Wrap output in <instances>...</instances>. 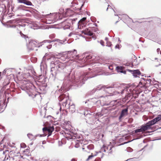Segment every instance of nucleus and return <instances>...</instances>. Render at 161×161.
<instances>
[{
  "label": "nucleus",
  "instance_id": "obj_1",
  "mask_svg": "<svg viewBox=\"0 0 161 161\" xmlns=\"http://www.w3.org/2000/svg\"><path fill=\"white\" fill-rule=\"evenodd\" d=\"M116 88V90L114 92V95H116L117 94H123L125 92H127V87L124 88L120 86H117L115 84H114L113 85L110 86H104L100 88L99 87L97 88L94 89L92 91L93 92H95L96 91L99 92V93L103 94L105 93L108 91V89L109 88ZM107 95H104L100 96L101 97H107Z\"/></svg>",
  "mask_w": 161,
  "mask_h": 161
},
{
  "label": "nucleus",
  "instance_id": "obj_2",
  "mask_svg": "<svg viewBox=\"0 0 161 161\" xmlns=\"http://www.w3.org/2000/svg\"><path fill=\"white\" fill-rule=\"evenodd\" d=\"M41 84V83L39 81L35 82L34 84L28 83L25 85L24 86L21 88V89L25 90L27 93L29 97L32 98L35 97L36 94L34 92V91L36 90V89L38 90L37 89H39L40 86Z\"/></svg>",
  "mask_w": 161,
  "mask_h": 161
},
{
  "label": "nucleus",
  "instance_id": "obj_3",
  "mask_svg": "<svg viewBox=\"0 0 161 161\" xmlns=\"http://www.w3.org/2000/svg\"><path fill=\"white\" fill-rule=\"evenodd\" d=\"M87 74L86 73H83L82 75L79 77H74V79L73 78L70 80V82L73 84H76L77 86H80L84 83L85 81L87 80L88 79V76H87Z\"/></svg>",
  "mask_w": 161,
  "mask_h": 161
},
{
  "label": "nucleus",
  "instance_id": "obj_4",
  "mask_svg": "<svg viewBox=\"0 0 161 161\" xmlns=\"http://www.w3.org/2000/svg\"><path fill=\"white\" fill-rule=\"evenodd\" d=\"M58 99L59 101H61L63 100H65V102L62 103V105L65 108L68 107V105L69 102H71L70 100L69 99V96L68 93H66L65 94H63L60 95L58 97Z\"/></svg>",
  "mask_w": 161,
  "mask_h": 161
},
{
  "label": "nucleus",
  "instance_id": "obj_5",
  "mask_svg": "<svg viewBox=\"0 0 161 161\" xmlns=\"http://www.w3.org/2000/svg\"><path fill=\"white\" fill-rule=\"evenodd\" d=\"M54 130V128L53 126L44 127L42 128V131L43 132V134L40 135V137H42L46 136L47 135V132H48L47 137H49L51 135L52 132Z\"/></svg>",
  "mask_w": 161,
  "mask_h": 161
},
{
  "label": "nucleus",
  "instance_id": "obj_6",
  "mask_svg": "<svg viewBox=\"0 0 161 161\" xmlns=\"http://www.w3.org/2000/svg\"><path fill=\"white\" fill-rule=\"evenodd\" d=\"M103 115L101 113L98 112L95 115H93L91 114L87 113L85 116L86 117V118H88L90 120V122L89 124H93L95 122V121L94 120V119H97V118L101 117Z\"/></svg>",
  "mask_w": 161,
  "mask_h": 161
},
{
  "label": "nucleus",
  "instance_id": "obj_7",
  "mask_svg": "<svg viewBox=\"0 0 161 161\" xmlns=\"http://www.w3.org/2000/svg\"><path fill=\"white\" fill-rule=\"evenodd\" d=\"M40 42V44L37 42L35 41H31L29 42L28 46V48L30 50H33L34 49L35 47H40L42 46V45L43 44V43Z\"/></svg>",
  "mask_w": 161,
  "mask_h": 161
},
{
  "label": "nucleus",
  "instance_id": "obj_8",
  "mask_svg": "<svg viewBox=\"0 0 161 161\" xmlns=\"http://www.w3.org/2000/svg\"><path fill=\"white\" fill-rule=\"evenodd\" d=\"M81 58H80V61L78 62L81 65V67H83L88 64L89 62V60L92 58V55H86L85 58H83L82 59Z\"/></svg>",
  "mask_w": 161,
  "mask_h": 161
},
{
  "label": "nucleus",
  "instance_id": "obj_9",
  "mask_svg": "<svg viewBox=\"0 0 161 161\" xmlns=\"http://www.w3.org/2000/svg\"><path fill=\"white\" fill-rule=\"evenodd\" d=\"M67 52L69 56L71 55L73 59L78 60V61H77L78 62L80 61V58L79 55L77 54V51L76 50L74 49L73 51H68Z\"/></svg>",
  "mask_w": 161,
  "mask_h": 161
},
{
  "label": "nucleus",
  "instance_id": "obj_10",
  "mask_svg": "<svg viewBox=\"0 0 161 161\" xmlns=\"http://www.w3.org/2000/svg\"><path fill=\"white\" fill-rule=\"evenodd\" d=\"M42 17L46 19V23L51 24L54 22L53 14L50 13L49 14L42 15Z\"/></svg>",
  "mask_w": 161,
  "mask_h": 161
},
{
  "label": "nucleus",
  "instance_id": "obj_11",
  "mask_svg": "<svg viewBox=\"0 0 161 161\" xmlns=\"http://www.w3.org/2000/svg\"><path fill=\"white\" fill-rule=\"evenodd\" d=\"M74 13L73 11L70 9H67L63 14V16L64 17H71L74 14Z\"/></svg>",
  "mask_w": 161,
  "mask_h": 161
},
{
  "label": "nucleus",
  "instance_id": "obj_12",
  "mask_svg": "<svg viewBox=\"0 0 161 161\" xmlns=\"http://www.w3.org/2000/svg\"><path fill=\"white\" fill-rule=\"evenodd\" d=\"M92 30L91 28H86L85 30L81 31V32L82 33H84L85 35L92 36L93 35Z\"/></svg>",
  "mask_w": 161,
  "mask_h": 161
},
{
  "label": "nucleus",
  "instance_id": "obj_13",
  "mask_svg": "<svg viewBox=\"0 0 161 161\" xmlns=\"http://www.w3.org/2000/svg\"><path fill=\"white\" fill-rule=\"evenodd\" d=\"M53 19L54 22L58 20H61L62 19V17L63 16L62 14H60L59 13L53 14Z\"/></svg>",
  "mask_w": 161,
  "mask_h": 161
},
{
  "label": "nucleus",
  "instance_id": "obj_14",
  "mask_svg": "<svg viewBox=\"0 0 161 161\" xmlns=\"http://www.w3.org/2000/svg\"><path fill=\"white\" fill-rule=\"evenodd\" d=\"M152 125H151V124L149 123V121L145 125H142L141 126V128L142 131H145L150 129L151 128V126Z\"/></svg>",
  "mask_w": 161,
  "mask_h": 161
},
{
  "label": "nucleus",
  "instance_id": "obj_15",
  "mask_svg": "<svg viewBox=\"0 0 161 161\" xmlns=\"http://www.w3.org/2000/svg\"><path fill=\"white\" fill-rule=\"evenodd\" d=\"M57 64L56 66V67L58 71H61V70L64 69L65 68V64L61 62H59Z\"/></svg>",
  "mask_w": 161,
  "mask_h": 161
},
{
  "label": "nucleus",
  "instance_id": "obj_16",
  "mask_svg": "<svg viewBox=\"0 0 161 161\" xmlns=\"http://www.w3.org/2000/svg\"><path fill=\"white\" fill-rule=\"evenodd\" d=\"M94 148V146L92 144H90L88 145H84L83 146V147H82V149L83 150L86 149L85 151L88 152V150H92Z\"/></svg>",
  "mask_w": 161,
  "mask_h": 161
},
{
  "label": "nucleus",
  "instance_id": "obj_17",
  "mask_svg": "<svg viewBox=\"0 0 161 161\" xmlns=\"http://www.w3.org/2000/svg\"><path fill=\"white\" fill-rule=\"evenodd\" d=\"M161 119V114L158 115L155 118L149 121V123L151 125H153Z\"/></svg>",
  "mask_w": 161,
  "mask_h": 161
},
{
  "label": "nucleus",
  "instance_id": "obj_18",
  "mask_svg": "<svg viewBox=\"0 0 161 161\" xmlns=\"http://www.w3.org/2000/svg\"><path fill=\"white\" fill-rule=\"evenodd\" d=\"M68 107L71 113H73L75 111V105L71 102H69L68 105Z\"/></svg>",
  "mask_w": 161,
  "mask_h": 161
},
{
  "label": "nucleus",
  "instance_id": "obj_19",
  "mask_svg": "<svg viewBox=\"0 0 161 161\" xmlns=\"http://www.w3.org/2000/svg\"><path fill=\"white\" fill-rule=\"evenodd\" d=\"M19 3H24L27 6H33L31 2L29 0H17Z\"/></svg>",
  "mask_w": 161,
  "mask_h": 161
},
{
  "label": "nucleus",
  "instance_id": "obj_20",
  "mask_svg": "<svg viewBox=\"0 0 161 161\" xmlns=\"http://www.w3.org/2000/svg\"><path fill=\"white\" fill-rule=\"evenodd\" d=\"M131 89L127 87V91L124 93L125 94V98L128 99L131 96H133V94L131 93Z\"/></svg>",
  "mask_w": 161,
  "mask_h": 161
},
{
  "label": "nucleus",
  "instance_id": "obj_21",
  "mask_svg": "<svg viewBox=\"0 0 161 161\" xmlns=\"http://www.w3.org/2000/svg\"><path fill=\"white\" fill-rule=\"evenodd\" d=\"M52 58L49 57L48 54H46L43 57L41 63L43 62L45 63H48V62H50V60Z\"/></svg>",
  "mask_w": 161,
  "mask_h": 161
},
{
  "label": "nucleus",
  "instance_id": "obj_22",
  "mask_svg": "<svg viewBox=\"0 0 161 161\" xmlns=\"http://www.w3.org/2000/svg\"><path fill=\"white\" fill-rule=\"evenodd\" d=\"M128 112V108L122 109L121 111L119 117V119L120 120L125 114H127Z\"/></svg>",
  "mask_w": 161,
  "mask_h": 161
},
{
  "label": "nucleus",
  "instance_id": "obj_23",
  "mask_svg": "<svg viewBox=\"0 0 161 161\" xmlns=\"http://www.w3.org/2000/svg\"><path fill=\"white\" fill-rule=\"evenodd\" d=\"M76 20H77V18L74 19H67L65 20V22L66 24H68V25H71L73 24L74 23V22Z\"/></svg>",
  "mask_w": 161,
  "mask_h": 161
},
{
  "label": "nucleus",
  "instance_id": "obj_24",
  "mask_svg": "<svg viewBox=\"0 0 161 161\" xmlns=\"http://www.w3.org/2000/svg\"><path fill=\"white\" fill-rule=\"evenodd\" d=\"M71 85V84H68L65 85L64 83L63 84L62 86L61 87V88L59 89V92L63 91L64 92V91H65V90H66V89L69 86H70Z\"/></svg>",
  "mask_w": 161,
  "mask_h": 161
},
{
  "label": "nucleus",
  "instance_id": "obj_25",
  "mask_svg": "<svg viewBox=\"0 0 161 161\" xmlns=\"http://www.w3.org/2000/svg\"><path fill=\"white\" fill-rule=\"evenodd\" d=\"M40 134H37L35 136H34L32 134L29 133L27 134V136L31 140H35L36 137L38 136H40Z\"/></svg>",
  "mask_w": 161,
  "mask_h": 161
},
{
  "label": "nucleus",
  "instance_id": "obj_26",
  "mask_svg": "<svg viewBox=\"0 0 161 161\" xmlns=\"http://www.w3.org/2000/svg\"><path fill=\"white\" fill-rule=\"evenodd\" d=\"M133 75L135 77H137L138 76L140 75L141 74V72L138 70H133L132 73Z\"/></svg>",
  "mask_w": 161,
  "mask_h": 161
},
{
  "label": "nucleus",
  "instance_id": "obj_27",
  "mask_svg": "<svg viewBox=\"0 0 161 161\" xmlns=\"http://www.w3.org/2000/svg\"><path fill=\"white\" fill-rule=\"evenodd\" d=\"M25 24H22V25L18 24V25H9L8 26V27H10V28H15L16 27H17V28H18V27L20 28V27H25Z\"/></svg>",
  "mask_w": 161,
  "mask_h": 161
},
{
  "label": "nucleus",
  "instance_id": "obj_28",
  "mask_svg": "<svg viewBox=\"0 0 161 161\" xmlns=\"http://www.w3.org/2000/svg\"><path fill=\"white\" fill-rule=\"evenodd\" d=\"M137 61V59L136 58L134 59V61L133 62L132 64H130V63H126V64H124V65H125L126 66H129L132 67V66H133V64H134L135 65L138 64V63H136Z\"/></svg>",
  "mask_w": 161,
  "mask_h": 161
},
{
  "label": "nucleus",
  "instance_id": "obj_29",
  "mask_svg": "<svg viewBox=\"0 0 161 161\" xmlns=\"http://www.w3.org/2000/svg\"><path fill=\"white\" fill-rule=\"evenodd\" d=\"M101 153L100 152H95V153L93 154V153H91V155H89L87 158L86 159V161H88L89 160L92 159V158L94 156L97 155V153Z\"/></svg>",
  "mask_w": 161,
  "mask_h": 161
},
{
  "label": "nucleus",
  "instance_id": "obj_30",
  "mask_svg": "<svg viewBox=\"0 0 161 161\" xmlns=\"http://www.w3.org/2000/svg\"><path fill=\"white\" fill-rule=\"evenodd\" d=\"M59 39H55L53 40V41H51V40H45L43 41V42H42L41 43H50L53 42H58L59 41Z\"/></svg>",
  "mask_w": 161,
  "mask_h": 161
},
{
  "label": "nucleus",
  "instance_id": "obj_31",
  "mask_svg": "<svg viewBox=\"0 0 161 161\" xmlns=\"http://www.w3.org/2000/svg\"><path fill=\"white\" fill-rule=\"evenodd\" d=\"M92 101L94 103L97 104L98 105L99 104L101 103V101L96 98L92 99Z\"/></svg>",
  "mask_w": 161,
  "mask_h": 161
},
{
  "label": "nucleus",
  "instance_id": "obj_32",
  "mask_svg": "<svg viewBox=\"0 0 161 161\" xmlns=\"http://www.w3.org/2000/svg\"><path fill=\"white\" fill-rule=\"evenodd\" d=\"M116 69L118 72H122L124 69V67L121 66H118L116 67Z\"/></svg>",
  "mask_w": 161,
  "mask_h": 161
},
{
  "label": "nucleus",
  "instance_id": "obj_33",
  "mask_svg": "<svg viewBox=\"0 0 161 161\" xmlns=\"http://www.w3.org/2000/svg\"><path fill=\"white\" fill-rule=\"evenodd\" d=\"M79 35V32H76L75 31H73L71 32L68 35L69 37H71L73 35Z\"/></svg>",
  "mask_w": 161,
  "mask_h": 161
},
{
  "label": "nucleus",
  "instance_id": "obj_34",
  "mask_svg": "<svg viewBox=\"0 0 161 161\" xmlns=\"http://www.w3.org/2000/svg\"><path fill=\"white\" fill-rule=\"evenodd\" d=\"M142 79L144 80V81H146V82L144 83L146 84H149V85L151 84L152 80L151 79H146L144 78H142Z\"/></svg>",
  "mask_w": 161,
  "mask_h": 161
},
{
  "label": "nucleus",
  "instance_id": "obj_35",
  "mask_svg": "<svg viewBox=\"0 0 161 161\" xmlns=\"http://www.w3.org/2000/svg\"><path fill=\"white\" fill-rule=\"evenodd\" d=\"M86 17H84L81 19H80L78 22L77 25H78V28H79V23H82L83 22H84L86 20Z\"/></svg>",
  "mask_w": 161,
  "mask_h": 161
},
{
  "label": "nucleus",
  "instance_id": "obj_36",
  "mask_svg": "<svg viewBox=\"0 0 161 161\" xmlns=\"http://www.w3.org/2000/svg\"><path fill=\"white\" fill-rule=\"evenodd\" d=\"M149 18H143L141 19H139V20H141V21H137V22L139 23H141L143 22H144L145 21H146Z\"/></svg>",
  "mask_w": 161,
  "mask_h": 161
},
{
  "label": "nucleus",
  "instance_id": "obj_37",
  "mask_svg": "<svg viewBox=\"0 0 161 161\" xmlns=\"http://www.w3.org/2000/svg\"><path fill=\"white\" fill-rule=\"evenodd\" d=\"M66 41V38L64 40H60L59 39L58 43L60 44H64L65 43V42Z\"/></svg>",
  "mask_w": 161,
  "mask_h": 161
},
{
  "label": "nucleus",
  "instance_id": "obj_38",
  "mask_svg": "<svg viewBox=\"0 0 161 161\" xmlns=\"http://www.w3.org/2000/svg\"><path fill=\"white\" fill-rule=\"evenodd\" d=\"M104 147L103 152H106L108 150L109 147H110V145H108L107 146H103Z\"/></svg>",
  "mask_w": 161,
  "mask_h": 161
},
{
  "label": "nucleus",
  "instance_id": "obj_39",
  "mask_svg": "<svg viewBox=\"0 0 161 161\" xmlns=\"http://www.w3.org/2000/svg\"><path fill=\"white\" fill-rule=\"evenodd\" d=\"M81 136H79L78 134H74L73 136V137H75L74 138V139L80 138H81Z\"/></svg>",
  "mask_w": 161,
  "mask_h": 161
},
{
  "label": "nucleus",
  "instance_id": "obj_40",
  "mask_svg": "<svg viewBox=\"0 0 161 161\" xmlns=\"http://www.w3.org/2000/svg\"><path fill=\"white\" fill-rule=\"evenodd\" d=\"M78 113H80V114H82L84 115H85L86 114V112L84 111L83 110L82 111H80L79 110L78 111Z\"/></svg>",
  "mask_w": 161,
  "mask_h": 161
},
{
  "label": "nucleus",
  "instance_id": "obj_41",
  "mask_svg": "<svg viewBox=\"0 0 161 161\" xmlns=\"http://www.w3.org/2000/svg\"><path fill=\"white\" fill-rule=\"evenodd\" d=\"M134 131V132L135 133H138V132H142V130L141 129V128H140V129H136V130H135Z\"/></svg>",
  "mask_w": 161,
  "mask_h": 161
},
{
  "label": "nucleus",
  "instance_id": "obj_42",
  "mask_svg": "<svg viewBox=\"0 0 161 161\" xmlns=\"http://www.w3.org/2000/svg\"><path fill=\"white\" fill-rule=\"evenodd\" d=\"M126 150L128 152H131L133 151V149L131 147H129L127 148Z\"/></svg>",
  "mask_w": 161,
  "mask_h": 161
},
{
  "label": "nucleus",
  "instance_id": "obj_43",
  "mask_svg": "<svg viewBox=\"0 0 161 161\" xmlns=\"http://www.w3.org/2000/svg\"><path fill=\"white\" fill-rule=\"evenodd\" d=\"M70 26L71 25H70L66 24V25L64 26V29H69Z\"/></svg>",
  "mask_w": 161,
  "mask_h": 161
},
{
  "label": "nucleus",
  "instance_id": "obj_44",
  "mask_svg": "<svg viewBox=\"0 0 161 161\" xmlns=\"http://www.w3.org/2000/svg\"><path fill=\"white\" fill-rule=\"evenodd\" d=\"M60 12L59 13H60V14H62V16H63V14H64V9L63 8H61L59 9Z\"/></svg>",
  "mask_w": 161,
  "mask_h": 161
},
{
  "label": "nucleus",
  "instance_id": "obj_45",
  "mask_svg": "<svg viewBox=\"0 0 161 161\" xmlns=\"http://www.w3.org/2000/svg\"><path fill=\"white\" fill-rule=\"evenodd\" d=\"M112 46V45L111 44V42H107V46L111 47Z\"/></svg>",
  "mask_w": 161,
  "mask_h": 161
},
{
  "label": "nucleus",
  "instance_id": "obj_46",
  "mask_svg": "<svg viewBox=\"0 0 161 161\" xmlns=\"http://www.w3.org/2000/svg\"><path fill=\"white\" fill-rule=\"evenodd\" d=\"M113 147L111 146L110 145V147H109V149L108 150V152L109 153H112V149Z\"/></svg>",
  "mask_w": 161,
  "mask_h": 161
},
{
  "label": "nucleus",
  "instance_id": "obj_47",
  "mask_svg": "<svg viewBox=\"0 0 161 161\" xmlns=\"http://www.w3.org/2000/svg\"><path fill=\"white\" fill-rule=\"evenodd\" d=\"M120 46H121V45H119V44H117L115 47V49H119L120 48Z\"/></svg>",
  "mask_w": 161,
  "mask_h": 161
},
{
  "label": "nucleus",
  "instance_id": "obj_48",
  "mask_svg": "<svg viewBox=\"0 0 161 161\" xmlns=\"http://www.w3.org/2000/svg\"><path fill=\"white\" fill-rule=\"evenodd\" d=\"M91 19L92 20V22H95L96 20V19L94 17H91Z\"/></svg>",
  "mask_w": 161,
  "mask_h": 161
},
{
  "label": "nucleus",
  "instance_id": "obj_49",
  "mask_svg": "<svg viewBox=\"0 0 161 161\" xmlns=\"http://www.w3.org/2000/svg\"><path fill=\"white\" fill-rule=\"evenodd\" d=\"M100 43L102 46H104V42L103 40H101Z\"/></svg>",
  "mask_w": 161,
  "mask_h": 161
},
{
  "label": "nucleus",
  "instance_id": "obj_50",
  "mask_svg": "<svg viewBox=\"0 0 161 161\" xmlns=\"http://www.w3.org/2000/svg\"><path fill=\"white\" fill-rule=\"evenodd\" d=\"M84 3H85L84 2L81 5V7L80 8H77V9L78 10L80 11V10H81L82 7L84 5Z\"/></svg>",
  "mask_w": 161,
  "mask_h": 161
},
{
  "label": "nucleus",
  "instance_id": "obj_51",
  "mask_svg": "<svg viewBox=\"0 0 161 161\" xmlns=\"http://www.w3.org/2000/svg\"><path fill=\"white\" fill-rule=\"evenodd\" d=\"M52 45L51 44L47 46V47L48 49H50L52 47Z\"/></svg>",
  "mask_w": 161,
  "mask_h": 161
},
{
  "label": "nucleus",
  "instance_id": "obj_52",
  "mask_svg": "<svg viewBox=\"0 0 161 161\" xmlns=\"http://www.w3.org/2000/svg\"><path fill=\"white\" fill-rule=\"evenodd\" d=\"M7 70L6 69H5L3 72V74L4 75H5Z\"/></svg>",
  "mask_w": 161,
  "mask_h": 161
},
{
  "label": "nucleus",
  "instance_id": "obj_53",
  "mask_svg": "<svg viewBox=\"0 0 161 161\" xmlns=\"http://www.w3.org/2000/svg\"><path fill=\"white\" fill-rule=\"evenodd\" d=\"M126 71H129V72H130V73H131V74L133 72V70H130L129 69H127Z\"/></svg>",
  "mask_w": 161,
  "mask_h": 161
},
{
  "label": "nucleus",
  "instance_id": "obj_54",
  "mask_svg": "<svg viewBox=\"0 0 161 161\" xmlns=\"http://www.w3.org/2000/svg\"><path fill=\"white\" fill-rule=\"evenodd\" d=\"M54 37H55L54 35L53 34L50 35L49 36V37H50V38H53Z\"/></svg>",
  "mask_w": 161,
  "mask_h": 161
},
{
  "label": "nucleus",
  "instance_id": "obj_55",
  "mask_svg": "<svg viewBox=\"0 0 161 161\" xmlns=\"http://www.w3.org/2000/svg\"><path fill=\"white\" fill-rule=\"evenodd\" d=\"M127 71L126 70H123V71H122L121 73H123L125 74H126V72Z\"/></svg>",
  "mask_w": 161,
  "mask_h": 161
},
{
  "label": "nucleus",
  "instance_id": "obj_56",
  "mask_svg": "<svg viewBox=\"0 0 161 161\" xmlns=\"http://www.w3.org/2000/svg\"><path fill=\"white\" fill-rule=\"evenodd\" d=\"M108 7H109L110 8H111L114 11V13L115 12V10L113 9L111 7V6L110 5H108Z\"/></svg>",
  "mask_w": 161,
  "mask_h": 161
},
{
  "label": "nucleus",
  "instance_id": "obj_57",
  "mask_svg": "<svg viewBox=\"0 0 161 161\" xmlns=\"http://www.w3.org/2000/svg\"><path fill=\"white\" fill-rule=\"evenodd\" d=\"M57 63L56 62H55V63H52V62L51 63V66H52V64H54L55 65H56V63Z\"/></svg>",
  "mask_w": 161,
  "mask_h": 161
},
{
  "label": "nucleus",
  "instance_id": "obj_58",
  "mask_svg": "<svg viewBox=\"0 0 161 161\" xmlns=\"http://www.w3.org/2000/svg\"><path fill=\"white\" fill-rule=\"evenodd\" d=\"M20 34L22 36H25V35L23 34L21 31L20 32Z\"/></svg>",
  "mask_w": 161,
  "mask_h": 161
},
{
  "label": "nucleus",
  "instance_id": "obj_59",
  "mask_svg": "<svg viewBox=\"0 0 161 161\" xmlns=\"http://www.w3.org/2000/svg\"><path fill=\"white\" fill-rule=\"evenodd\" d=\"M24 7V6H19V7H18V8H23Z\"/></svg>",
  "mask_w": 161,
  "mask_h": 161
},
{
  "label": "nucleus",
  "instance_id": "obj_60",
  "mask_svg": "<svg viewBox=\"0 0 161 161\" xmlns=\"http://www.w3.org/2000/svg\"><path fill=\"white\" fill-rule=\"evenodd\" d=\"M160 51V48H158L157 50V52L158 53Z\"/></svg>",
  "mask_w": 161,
  "mask_h": 161
},
{
  "label": "nucleus",
  "instance_id": "obj_61",
  "mask_svg": "<svg viewBox=\"0 0 161 161\" xmlns=\"http://www.w3.org/2000/svg\"><path fill=\"white\" fill-rule=\"evenodd\" d=\"M86 13H87V14L89 16H90V13L89 12H87Z\"/></svg>",
  "mask_w": 161,
  "mask_h": 161
},
{
  "label": "nucleus",
  "instance_id": "obj_62",
  "mask_svg": "<svg viewBox=\"0 0 161 161\" xmlns=\"http://www.w3.org/2000/svg\"><path fill=\"white\" fill-rule=\"evenodd\" d=\"M8 151L7 150H6L5 151H3V154L4 155H5L6 152L7 151Z\"/></svg>",
  "mask_w": 161,
  "mask_h": 161
},
{
  "label": "nucleus",
  "instance_id": "obj_63",
  "mask_svg": "<svg viewBox=\"0 0 161 161\" xmlns=\"http://www.w3.org/2000/svg\"><path fill=\"white\" fill-rule=\"evenodd\" d=\"M105 40L107 41V42H108V38L107 37H106L105 38Z\"/></svg>",
  "mask_w": 161,
  "mask_h": 161
},
{
  "label": "nucleus",
  "instance_id": "obj_64",
  "mask_svg": "<svg viewBox=\"0 0 161 161\" xmlns=\"http://www.w3.org/2000/svg\"><path fill=\"white\" fill-rule=\"evenodd\" d=\"M54 69V67H53V66L51 68V71H53L52 69Z\"/></svg>",
  "mask_w": 161,
  "mask_h": 161
}]
</instances>
